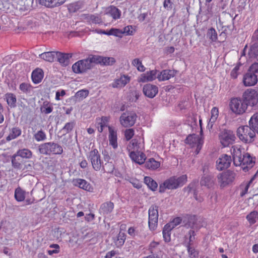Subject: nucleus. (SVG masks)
I'll return each mask as SVG.
<instances>
[{
    "label": "nucleus",
    "mask_w": 258,
    "mask_h": 258,
    "mask_svg": "<svg viewBox=\"0 0 258 258\" xmlns=\"http://www.w3.org/2000/svg\"><path fill=\"white\" fill-rule=\"evenodd\" d=\"M131 81V77L126 75H121L120 77L115 79L110 84V86L113 88L121 89L124 87Z\"/></svg>",
    "instance_id": "17"
},
{
    "label": "nucleus",
    "mask_w": 258,
    "mask_h": 258,
    "mask_svg": "<svg viewBox=\"0 0 258 258\" xmlns=\"http://www.w3.org/2000/svg\"><path fill=\"white\" fill-rule=\"evenodd\" d=\"M231 162V158L230 156L226 154L222 155L216 161L217 169L222 170L227 168Z\"/></svg>",
    "instance_id": "18"
},
{
    "label": "nucleus",
    "mask_w": 258,
    "mask_h": 258,
    "mask_svg": "<svg viewBox=\"0 0 258 258\" xmlns=\"http://www.w3.org/2000/svg\"><path fill=\"white\" fill-rule=\"evenodd\" d=\"M242 98L247 106H254L258 103V92L254 89H248L244 92Z\"/></svg>",
    "instance_id": "10"
},
{
    "label": "nucleus",
    "mask_w": 258,
    "mask_h": 258,
    "mask_svg": "<svg viewBox=\"0 0 258 258\" xmlns=\"http://www.w3.org/2000/svg\"><path fill=\"white\" fill-rule=\"evenodd\" d=\"M40 110L42 113L49 114L52 111L53 106L49 102L45 101L43 102V104L41 106Z\"/></svg>",
    "instance_id": "39"
},
{
    "label": "nucleus",
    "mask_w": 258,
    "mask_h": 258,
    "mask_svg": "<svg viewBox=\"0 0 258 258\" xmlns=\"http://www.w3.org/2000/svg\"><path fill=\"white\" fill-rule=\"evenodd\" d=\"M132 64L137 67V69L140 72L144 71V67L142 64L141 61L139 58H135L132 61Z\"/></svg>",
    "instance_id": "52"
},
{
    "label": "nucleus",
    "mask_w": 258,
    "mask_h": 258,
    "mask_svg": "<svg viewBox=\"0 0 258 258\" xmlns=\"http://www.w3.org/2000/svg\"><path fill=\"white\" fill-rule=\"evenodd\" d=\"M86 19L90 23L99 24L102 23V19L97 15H88Z\"/></svg>",
    "instance_id": "42"
},
{
    "label": "nucleus",
    "mask_w": 258,
    "mask_h": 258,
    "mask_svg": "<svg viewBox=\"0 0 258 258\" xmlns=\"http://www.w3.org/2000/svg\"><path fill=\"white\" fill-rule=\"evenodd\" d=\"M137 115L133 111H126L123 113L119 118L121 125L124 127L133 126L136 121Z\"/></svg>",
    "instance_id": "8"
},
{
    "label": "nucleus",
    "mask_w": 258,
    "mask_h": 258,
    "mask_svg": "<svg viewBox=\"0 0 258 258\" xmlns=\"http://www.w3.org/2000/svg\"><path fill=\"white\" fill-rule=\"evenodd\" d=\"M169 227V225H165L163 229V236L165 242L170 241V231L172 229Z\"/></svg>",
    "instance_id": "44"
},
{
    "label": "nucleus",
    "mask_w": 258,
    "mask_h": 258,
    "mask_svg": "<svg viewBox=\"0 0 258 258\" xmlns=\"http://www.w3.org/2000/svg\"><path fill=\"white\" fill-rule=\"evenodd\" d=\"M130 157L133 161L139 164L144 163L146 159L145 154L142 152L138 151V150L136 151H132L130 153Z\"/></svg>",
    "instance_id": "21"
},
{
    "label": "nucleus",
    "mask_w": 258,
    "mask_h": 258,
    "mask_svg": "<svg viewBox=\"0 0 258 258\" xmlns=\"http://www.w3.org/2000/svg\"><path fill=\"white\" fill-rule=\"evenodd\" d=\"M66 0H39L40 5L49 8L59 7L63 5Z\"/></svg>",
    "instance_id": "22"
},
{
    "label": "nucleus",
    "mask_w": 258,
    "mask_h": 258,
    "mask_svg": "<svg viewBox=\"0 0 258 258\" xmlns=\"http://www.w3.org/2000/svg\"><path fill=\"white\" fill-rule=\"evenodd\" d=\"M258 63L251 65L247 72L243 76V83L245 86H252L257 82Z\"/></svg>",
    "instance_id": "4"
},
{
    "label": "nucleus",
    "mask_w": 258,
    "mask_h": 258,
    "mask_svg": "<svg viewBox=\"0 0 258 258\" xmlns=\"http://www.w3.org/2000/svg\"><path fill=\"white\" fill-rule=\"evenodd\" d=\"M122 30L118 29L112 28L107 33V35H114L121 37L122 36Z\"/></svg>",
    "instance_id": "54"
},
{
    "label": "nucleus",
    "mask_w": 258,
    "mask_h": 258,
    "mask_svg": "<svg viewBox=\"0 0 258 258\" xmlns=\"http://www.w3.org/2000/svg\"><path fill=\"white\" fill-rule=\"evenodd\" d=\"M4 99L6 100L7 104L11 108L16 107L17 98L15 94L12 93H7L5 95Z\"/></svg>",
    "instance_id": "33"
},
{
    "label": "nucleus",
    "mask_w": 258,
    "mask_h": 258,
    "mask_svg": "<svg viewBox=\"0 0 258 258\" xmlns=\"http://www.w3.org/2000/svg\"><path fill=\"white\" fill-rule=\"evenodd\" d=\"M114 208V204L111 202H107L102 204L99 209L100 214L106 215L110 213Z\"/></svg>",
    "instance_id": "26"
},
{
    "label": "nucleus",
    "mask_w": 258,
    "mask_h": 258,
    "mask_svg": "<svg viewBox=\"0 0 258 258\" xmlns=\"http://www.w3.org/2000/svg\"><path fill=\"white\" fill-rule=\"evenodd\" d=\"M87 59L88 63H89V64L91 66V68H92L94 64L101 63L102 56L95 55H90L87 58Z\"/></svg>",
    "instance_id": "38"
},
{
    "label": "nucleus",
    "mask_w": 258,
    "mask_h": 258,
    "mask_svg": "<svg viewBox=\"0 0 258 258\" xmlns=\"http://www.w3.org/2000/svg\"><path fill=\"white\" fill-rule=\"evenodd\" d=\"M108 119L107 117H102L101 119H99L97 124L98 125L102 126L103 127H107L108 125Z\"/></svg>",
    "instance_id": "60"
},
{
    "label": "nucleus",
    "mask_w": 258,
    "mask_h": 258,
    "mask_svg": "<svg viewBox=\"0 0 258 258\" xmlns=\"http://www.w3.org/2000/svg\"><path fill=\"white\" fill-rule=\"evenodd\" d=\"M39 151L44 155H60L63 153L62 147L54 142H47L42 144L39 146Z\"/></svg>",
    "instance_id": "5"
},
{
    "label": "nucleus",
    "mask_w": 258,
    "mask_h": 258,
    "mask_svg": "<svg viewBox=\"0 0 258 258\" xmlns=\"http://www.w3.org/2000/svg\"><path fill=\"white\" fill-rule=\"evenodd\" d=\"M158 71L156 70L148 71L141 75L138 79L139 82H150L157 78Z\"/></svg>",
    "instance_id": "19"
},
{
    "label": "nucleus",
    "mask_w": 258,
    "mask_h": 258,
    "mask_svg": "<svg viewBox=\"0 0 258 258\" xmlns=\"http://www.w3.org/2000/svg\"><path fill=\"white\" fill-rule=\"evenodd\" d=\"M254 179V177H252L249 181L247 183L246 186L244 187V189L242 190V191L241 192L240 195L241 196H243L245 195L248 191V189L250 186V184L252 183V181Z\"/></svg>",
    "instance_id": "63"
},
{
    "label": "nucleus",
    "mask_w": 258,
    "mask_h": 258,
    "mask_svg": "<svg viewBox=\"0 0 258 258\" xmlns=\"http://www.w3.org/2000/svg\"><path fill=\"white\" fill-rule=\"evenodd\" d=\"M185 143L189 145L191 148H195L196 154H198L202 147L203 140L199 135H189L186 138Z\"/></svg>",
    "instance_id": "11"
},
{
    "label": "nucleus",
    "mask_w": 258,
    "mask_h": 258,
    "mask_svg": "<svg viewBox=\"0 0 258 258\" xmlns=\"http://www.w3.org/2000/svg\"><path fill=\"white\" fill-rule=\"evenodd\" d=\"M186 247L190 258H198V252L194 248L189 245H186Z\"/></svg>",
    "instance_id": "53"
},
{
    "label": "nucleus",
    "mask_w": 258,
    "mask_h": 258,
    "mask_svg": "<svg viewBox=\"0 0 258 258\" xmlns=\"http://www.w3.org/2000/svg\"><path fill=\"white\" fill-rule=\"evenodd\" d=\"M235 176V173L231 171L228 170L219 174L217 176V178L220 185L221 186H225L232 182L234 180Z\"/></svg>",
    "instance_id": "13"
},
{
    "label": "nucleus",
    "mask_w": 258,
    "mask_h": 258,
    "mask_svg": "<svg viewBox=\"0 0 258 258\" xmlns=\"http://www.w3.org/2000/svg\"><path fill=\"white\" fill-rule=\"evenodd\" d=\"M88 159L91 162L92 168L95 171L103 170L104 172L108 173L113 171L114 168L111 163H106L103 165L100 155L97 149H94L89 153Z\"/></svg>",
    "instance_id": "2"
},
{
    "label": "nucleus",
    "mask_w": 258,
    "mask_h": 258,
    "mask_svg": "<svg viewBox=\"0 0 258 258\" xmlns=\"http://www.w3.org/2000/svg\"><path fill=\"white\" fill-rule=\"evenodd\" d=\"M122 34H125L127 35H132L133 34V27L132 26H127L125 27L122 30Z\"/></svg>",
    "instance_id": "62"
},
{
    "label": "nucleus",
    "mask_w": 258,
    "mask_h": 258,
    "mask_svg": "<svg viewBox=\"0 0 258 258\" xmlns=\"http://www.w3.org/2000/svg\"><path fill=\"white\" fill-rule=\"evenodd\" d=\"M125 137L127 140H130L134 135V130L133 128L127 129L124 133Z\"/></svg>",
    "instance_id": "61"
},
{
    "label": "nucleus",
    "mask_w": 258,
    "mask_h": 258,
    "mask_svg": "<svg viewBox=\"0 0 258 258\" xmlns=\"http://www.w3.org/2000/svg\"><path fill=\"white\" fill-rule=\"evenodd\" d=\"M181 219L179 217H176L174 218L171 222L167 224L166 225H169L170 228L173 229L175 227L180 224Z\"/></svg>",
    "instance_id": "58"
},
{
    "label": "nucleus",
    "mask_w": 258,
    "mask_h": 258,
    "mask_svg": "<svg viewBox=\"0 0 258 258\" xmlns=\"http://www.w3.org/2000/svg\"><path fill=\"white\" fill-rule=\"evenodd\" d=\"M22 133V131L19 127H13L10 130V134L7 137L6 140L8 141H10L12 140L15 139L19 137Z\"/></svg>",
    "instance_id": "32"
},
{
    "label": "nucleus",
    "mask_w": 258,
    "mask_h": 258,
    "mask_svg": "<svg viewBox=\"0 0 258 258\" xmlns=\"http://www.w3.org/2000/svg\"><path fill=\"white\" fill-rule=\"evenodd\" d=\"M176 74L174 70H165L158 73L157 78L160 81H164L173 77Z\"/></svg>",
    "instance_id": "23"
},
{
    "label": "nucleus",
    "mask_w": 258,
    "mask_h": 258,
    "mask_svg": "<svg viewBox=\"0 0 258 258\" xmlns=\"http://www.w3.org/2000/svg\"><path fill=\"white\" fill-rule=\"evenodd\" d=\"M106 15H109L116 20L120 18L121 16V11L118 8L114 6H111L107 9Z\"/></svg>",
    "instance_id": "28"
},
{
    "label": "nucleus",
    "mask_w": 258,
    "mask_h": 258,
    "mask_svg": "<svg viewBox=\"0 0 258 258\" xmlns=\"http://www.w3.org/2000/svg\"><path fill=\"white\" fill-rule=\"evenodd\" d=\"M125 240V234L123 232H120L118 235L114 238V242L117 247H119L123 245Z\"/></svg>",
    "instance_id": "36"
},
{
    "label": "nucleus",
    "mask_w": 258,
    "mask_h": 258,
    "mask_svg": "<svg viewBox=\"0 0 258 258\" xmlns=\"http://www.w3.org/2000/svg\"><path fill=\"white\" fill-rule=\"evenodd\" d=\"M108 130L109 144L114 149H116L118 146L117 131L114 128L111 126H108Z\"/></svg>",
    "instance_id": "24"
},
{
    "label": "nucleus",
    "mask_w": 258,
    "mask_h": 258,
    "mask_svg": "<svg viewBox=\"0 0 258 258\" xmlns=\"http://www.w3.org/2000/svg\"><path fill=\"white\" fill-rule=\"evenodd\" d=\"M206 14L208 15V18H210L213 15L212 11V5L208 4L207 7Z\"/></svg>",
    "instance_id": "64"
},
{
    "label": "nucleus",
    "mask_w": 258,
    "mask_h": 258,
    "mask_svg": "<svg viewBox=\"0 0 258 258\" xmlns=\"http://www.w3.org/2000/svg\"><path fill=\"white\" fill-rule=\"evenodd\" d=\"M144 182L152 190L154 191L157 188L158 184L157 182L150 177H145Z\"/></svg>",
    "instance_id": "40"
},
{
    "label": "nucleus",
    "mask_w": 258,
    "mask_h": 258,
    "mask_svg": "<svg viewBox=\"0 0 258 258\" xmlns=\"http://www.w3.org/2000/svg\"><path fill=\"white\" fill-rule=\"evenodd\" d=\"M214 180V176L212 175H209L203 177L201 180L200 183L202 186H205L208 188H210L213 186Z\"/></svg>",
    "instance_id": "31"
},
{
    "label": "nucleus",
    "mask_w": 258,
    "mask_h": 258,
    "mask_svg": "<svg viewBox=\"0 0 258 258\" xmlns=\"http://www.w3.org/2000/svg\"><path fill=\"white\" fill-rule=\"evenodd\" d=\"M91 69V66L88 63L87 58L78 61L72 66L73 72L77 74L83 73Z\"/></svg>",
    "instance_id": "16"
},
{
    "label": "nucleus",
    "mask_w": 258,
    "mask_h": 258,
    "mask_svg": "<svg viewBox=\"0 0 258 258\" xmlns=\"http://www.w3.org/2000/svg\"><path fill=\"white\" fill-rule=\"evenodd\" d=\"M73 183L75 185L78 186L85 190L91 191L93 189L91 185L84 179H76L74 180Z\"/></svg>",
    "instance_id": "27"
},
{
    "label": "nucleus",
    "mask_w": 258,
    "mask_h": 258,
    "mask_svg": "<svg viewBox=\"0 0 258 258\" xmlns=\"http://www.w3.org/2000/svg\"><path fill=\"white\" fill-rule=\"evenodd\" d=\"M242 65V63L239 62L235 67L232 69L230 73V76L232 79H235L237 78L239 74V70L240 67Z\"/></svg>",
    "instance_id": "51"
},
{
    "label": "nucleus",
    "mask_w": 258,
    "mask_h": 258,
    "mask_svg": "<svg viewBox=\"0 0 258 258\" xmlns=\"http://www.w3.org/2000/svg\"><path fill=\"white\" fill-rule=\"evenodd\" d=\"M145 166L149 169L156 170L160 166V163L152 158L145 162Z\"/></svg>",
    "instance_id": "35"
},
{
    "label": "nucleus",
    "mask_w": 258,
    "mask_h": 258,
    "mask_svg": "<svg viewBox=\"0 0 258 258\" xmlns=\"http://www.w3.org/2000/svg\"><path fill=\"white\" fill-rule=\"evenodd\" d=\"M19 88L23 93H27L30 91L31 86L29 84L23 83L20 84Z\"/></svg>",
    "instance_id": "57"
},
{
    "label": "nucleus",
    "mask_w": 258,
    "mask_h": 258,
    "mask_svg": "<svg viewBox=\"0 0 258 258\" xmlns=\"http://www.w3.org/2000/svg\"><path fill=\"white\" fill-rule=\"evenodd\" d=\"M82 7V3L80 2H77L71 4L69 6V10L71 12H75Z\"/></svg>",
    "instance_id": "49"
},
{
    "label": "nucleus",
    "mask_w": 258,
    "mask_h": 258,
    "mask_svg": "<svg viewBox=\"0 0 258 258\" xmlns=\"http://www.w3.org/2000/svg\"><path fill=\"white\" fill-rule=\"evenodd\" d=\"M207 37L212 42H215L217 40V33L215 29L213 28H211L208 30Z\"/></svg>",
    "instance_id": "46"
},
{
    "label": "nucleus",
    "mask_w": 258,
    "mask_h": 258,
    "mask_svg": "<svg viewBox=\"0 0 258 258\" xmlns=\"http://www.w3.org/2000/svg\"><path fill=\"white\" fill-rule=\"evenodd\" d=\"M188 225L190 227V229L185 235V243L186 245L191 246L194 244V242L196 239V232L195 230L198 231L199 227L197 226V224L194 222L191 224L190 221Z\"/></svg>",
    "instance_id": "14"
},
{
    "label": "nucleus",
    "mask_w": 258,
    "mask_h": 258,
    "mask_svg": "<svg viewBox=\"0 0 258 258\" xmlns=\"http://www.w3.org/2000/svg\"><path fill=\"white\" fill-rule=\"evenodd\" d=\"M115 62L114 58L112 57H102L101 64L111 66Z\"/></svg>",
    "instance_id": "50"
},
{
    "label": "nucleus",
    "mask_w": 258,
    "mask_h": 258,
    "mask_svg": "<svg viewBox=\"0 0 258 258\" xmlns=\"http://www.w3.org/2000/svg\"><path fill=\"white\" fill-rule=\"evenodd\" d=\"M31 78L34 83L38 84L40 83L43 78V71L40 69H37L33 71L32 73Z\"/></svg>",
    "instance_id": "30"
},
{
    "label": "nucleus",
    "mask_w": 258,
    "mask_h": 258,
    "mask_svg": "<svg viewBox=\"0 0 258 258\" xmlns=\"http://www.w3.org/2000/svg\"><path fill=\"white\" fill-rule=\"evenodd\" d=\"M187 181L186 175L180 176H173L165 180L160 184L159 191L164 192L166 189H175L182 186Z\"/></svg>",
    "instance_id": "3"
},
{
    "label": "nucleus",
    "mask_w": 258,
    "mask_h": 258,
    "mask_svg": "<svg viewBox=\"0 0 258 258\" xmlns=\"http://www.w3.org/2000/svg\"><path fill=\"white\" fill-rule=\"evenodd\" d=\"M219 116V110L216 107H214L211 110V117L208 123L209 128H212L213 124L216 121Z\"/></svg>",
    "instance_id": "29"
},
{
    "label": "nucleus",
    "mask_w": 258,
    "mask_h": 258,
    "mask_svg": "<svg viewBox=\"0 0 258 258\" xmlns=\"http://www.w3.org/2000/svg\"><path fill=\"white\" fill-rule=\"evenodd\" d=\"M237 135L239 139L245 143L253 142L255 136L254 130L250 125H245L238 127L237 130Z\"/></svg>",
    "instance_id": "6"
},
{
    "label": "nucleus",
    "mask_w": 258,
    "mask_h": 258,
    "mask_svg": "<svg viewBox=\"0 0 258 258\" xmlns=\"http://www.w3.org/2000/svg\"><path fill=\"white\" fill-rule=\"evenodd\" d=\"M144 94L149 98H153L158 92V87L151 84H147L143 87Z\"/></svg>",
    "instance_id": "20"
},
{
    "label": "nucleus",
    "mask_w": 258,
    "mask_h": 258,
    "mask_svg": "<svg viewBox=\"0 0 258 258\" xmlns=\"http://www.w3.org/2000/svg\"><path fill=\"white\" fill-rule=\"evenodd\" d=\"M230 108L231 111L234 113L241 114L245 112L247 107L246 103L244 102L243 99L241 100L235 98L231 100Z\"/></svg>",
    "instance_id": "9"
},
{
    "label": "nucleus",
    "mask_w": 258,
    "mask_h": 258,
    "mask_svg": "<svg viewBox=\"0 0 258 258\" xmlns=\"http://www.w3.org/2000/svg\"><path fill=\"white\" fill-rule=\"evenodd\" d=\"M249 124L258 134V113L254 114L249 121Z\"/></svg>",
    "instance_id": "37"
},
{
    "label": "nucleus",
    "mask_w": 258,
    "mask_h": 258,
    "mask_svg": "<svg viewBox=\"0 0 258 258\" xmlns=\"http://www.w3.org/2000/svg\"><path fill=\"white\" fill-rule=\"evenodd\" d=\"M127 149L130 153L132 151H138V145L137 142L135 140H132L127 146Z\"/></svg>",
    "instance_id": "55"
},
{
    "label": "nucleus",
    "mask_w": 258,
    "mask_h": 258,
    "mask_svg": "<svg viewBox=\"0 0 258 258\" xmlns=\"http://www.w3.org/2000/svg\"><path fill=\"white\" fill-rule=\"evenodd\" d=\"M219 138L221 144L224 147L232 144L235 139V136L233 132L230 130H224L221 132Z\"/></svg>",
    "instance_id": "12"
},
{
    "label": "nucleus",
    "mask_w": 258,
    "mask_h": 258,
    "mask_svg": "<svg viewBox=\"0 0 258 258\" xmlns=\"http://www.w3.org/2000/svg\"><path fill=\"white\" fill-rule=\"evenodd\" d=\"M74 125L75 124L74 122H68L65 124L62 130L65 132V133H69L73 130Z\"/></svg>",
    "instance_id": "59"
},
{
    "label": "nucleus",
    "mask_w": 258,
    "mask_h": 258,
    "mask_svg": "<svg viewBox=\"0 0 258 258\" xmlns=\"http://www.w3.org/2000/svg\"><path fill=\"white\" fill-rule=\"evenodd\" d=\"M15 198L18 202H22L25 198V192L21 188L18 187L15 189Z\"/></svg>",
    "instance_id": "43"
},
{
    "label": "nucleus",
    "mask_w": 258,
    "mask_h": 258,
    "mask_svg": "<svg viewBox=\"0 0 258 258\" xmlns=\"http://www.w3.org/2000/svg\"><path fill=\"white\" fill-rule=\"evenodd\" d=\"M248 56L251 59H255L258 61V45L256 44L252 45L249 51Z\"/></svg>",
    "instance_id": "41"
},
{
    "label": "nucleus",
    "mask_w": 258,
    "mask_h": 258,
    "mask_svg": "<svg viewBox=\"0 0 258 258\" xmlns=\"http://www.w3.org/2000/svg\"><path fill=\"white\" fill-rule=\"evenodd\" d=\"M246 219L250 224H253L258 219V212L256 211H252L250 212L247 215Z\"/></svg>",
    "instance_id": "45"
},
{
    "label": "nucleus",
    "mask_w": 258,
    "mask_h": 258,
    "mask_svg": "<svg viewBox=\"0 0 258 258\" xmlns=\"http://www.w3.org/2000/svg\"><path fill=\"white\" fill-rule=\"evenodd\" d=\"M56 51H48L39 54L40 58L48 62H53L55 58Z\"/></svg>",
    "instance_id": "34"
},
{
    "label": "nucleus",
    "mask_w": 258,
    "mask_h": 258,
    "mask_svg": "<svg viewBox=\"0 0 258 258\" xmlns=\"http://www.w3.org/2000/svg\"><path fill=\"white\" fill-rule=\"evenodd\" d=\"M72 56V54L70 53H63L56 51L55 58L62 65L67 66L69 63V60Z\"/></svg>",
    "instance_id": "25"
},
{
    "label": "nucleus",
    "mask_w": 258,
    "mask_h": 258,
    "mask_svg": "<svg viewBox=\"0 0 258 258\" xmlns=\"http://www.w3.org/2000/svg\"><path fill=\"white\" fill-rule=\"evenodd\" d=\"M49 248L47 250L49 255L58 253L59 252L60 247L57 244H52L49 246Z\"/></svg>",
    "instance_id": "48"
},
{
    "label": "nucleus",
    "mask_w": 258,
    "mask_h": 258,
    "mask_svg": "<svg viewBox=\"0 0 258 258\" xmlns=\"http://www.w3.org/2000/svg\"><path fill=\"white\" fill-rule=\"evenodd\" d=\"M32 152L28 149L24 148L19 150L16 154L13 155L12 157V163L13 166L17 167L20 164L16 161V158L20 156L23 158L30 159L32 157Z\"/></svg>",
    "instance_id": "15"
},
{
    "label": "nucleus",
    "mask_w": 258,
    "mask_h": 258,
    "mask_svg": "<svg viewBox=\"0 0 258 258\" xmlns=\"http://www.w3.org/2000/svg\"><path fill=\"white\" fill-rule=\"evenodd\" d=\"M34 139L37 142H41L46 139V134L42 130L38 131L34 135Z\"/></svg>",
    "instance_id": "47"
},
{
    "label": "nucleus",
    "mask_w": 258,
    "mask_h": 258,
    "mask_svg": "<svg viewBox=\"0 0 258 258\" xmlns=\"http://www.w3.org/2000/svg\"><path fill=\"white\" fill-rule=\"evenodd\" d=\"M234 164L236 166H241L243 171L247 172L254 165L255 162L249 154L246 153L242 157V152L239 145L233 146L231 149Z\"/></svg>",
    "instance_id": "1"
},
{
    "label": "nucleus",
    "mask_w": 258,
    "mask_h": 258,
    "mask_svg": "<svg viewBox=\"0 0 258 258\" xmlns=\"http://www.w3.org/2000/svg\"><path fill=\"white\" fill-rule=\"evenodd\" d=\"M89 94V91L86 90H81L79 91H78L76 94V96L77 98H79L81 99H83L84 98H85L87 96H88Z\"/></svg>",
    "instance_id": "56"
},
{
    "label": "nucleus",
    "mask_w": 258,
    "mask_h": 258,
    "mask_svg": "<svg viewBox=\"0 0 258 258\" xmlns=\"http://www.w3.org/2000/svg\"><path fill=\"white\" fill-rule=\"evenodd\" d=\"M158 217V207L152 205L148 210V225L151 230L154 231L156 229Z\"/></svg>",
    "instance_id": "7"
}]
</instances>
